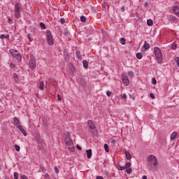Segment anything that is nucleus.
Listing matches in <instances>:
<instances>
[{"instance_id": "24", "label": "nucleus", "mask_w": 179, "mask_h": 179, "mask_svg": "<svg viewBox=\"0 0 179 179\" xmlns=\"http://www.w3.org/2000/svg\"><path fill=\"white\" fill-rule=\"evenodd\" d=\"M147 24H148V26H153V20H147Z\"/></svg>"}, {"instance_id": "18", "label": "nucleus", "mask_w": 179, "mask_h": 179, "mask_svg": "<svg viewBox=\"0 0 179 179\" xmlns=\"http://www.w3.org/2000/svg\"><path fill=\"white\" fill-rule=\"evenodd\" d=\"M125 155L127 160H131V159H132V157L131 156V153H129V152L126 151Z\"/></svg>"}, {"instance_id": "42", "label": "nucleus", "mask_w": 179, "mask_h": 179, "mask_svg": "<svg viewBox=\"0 0 179 179\" xmlns=\"http://www.w3.org/2000/svg\"><path fill=\"white\" fill-rule=\"evenodd\" d=\"M157 83V81L155 80V78H152V84L156 85Z\"/></svg>"}, {"instance_id": "53", "label": "nucleus", "mask_w": 179, "mask_h": 179, "mask_svg": "<svg viewBox=\"0 0 179 179\" xmlns=\"http://www.w3.org/2000/svg\"><path fill=\"white\" fill-rule=\"evenodd\" d=\"M8 22H10V18H8Z\"/></svg>"}, {"instance_id": "40", "label": "nucleus", "mask_w": 179, "mask_h": 179, "mask_svg": "<svg viewBox=\"0 0 179 179\" xmlns=\"http://www.w3.org/2000/svg\"><path fill=\"white\" fill-rule=\"evenodd\" d=\"M57 99H58L59 101H61V100H62V97L59 94L57 95Z\"/></svg>"}, {"instance_id": "38", "label": "nucleus", "mask_w": 179, "mask_h": 179, "mask_svg": "<svg viewBox=\"0 0 179 179\" xmlns=\"http://www.w3.org/2000/svg\"><path fill=\"white\" fill-rule=\"evenodd\" d=\"M60 22L62 23V24H64V23H65V19L60 18Z\"/></svg>"}, {"instance_id": "7", "label": "nucleus", "mask_w": 179, "mask_h": 179, "mask_svg": "<svg viewBox=\"0 0 179 179\" xmlns=\"http://www.w3.org/2000/svg\"><path fill=\"white\" fill-rule=\"evenodd\" d=\"M87 125L90 129L91 130V132L94 134V132H96V125L94 124V122H93V121L92 120H88Z\"/></svg>"}, {"instance_id": "2", "label": "nucleus", "mask_w": 179, "mask_h": 179, "mask_svg": "<svg viewBox=\"0 0 179 179\" xmlns=\"http://www.w3.org/2000/svg\"><path fill=\"white\" fill-rule=\"evenodd\" d=\"M154 52L158 64H162L163 62V55H162V50H160V48L157 47L155 48Z\"/></svg>"}, {"instance_id": "15", "label": "nucleus", "mask_w": 179, "mask_h": 179, "mask_svg": "<svg viewBox=\"0 0 179 179\" xmlns=\"http://www.w3.org/2000/svg\"><path fill=\"white\" fill-rule=\"evenodd\" d=\"M176 138H177V132L173 131L171 134V139L172 141H174V139H176Z\"/></svg>"}, {"instance_id": "33", "label": "nucleus", "mask_w": 179, "mask_h": 179, "mask_svg": "<svg viewBox=\"0 0 179 179\" xmlns=\"http://www.w3.org/2000/svg\"><path fill=\"white\" fill-rule=\"evenodd\" d=\"M126 171L127 174H131V173H132V169H127Z\"/></svg>"}, {"instance_id": "36", "label": "nucleus", "mask_w": 179, "mask_h": 179, "mask_svg": "<svg viewBox=\"0 0 179 179\" xmlns=\"http://www.w3.org/2000/svg\"><path fill=\"white\" fill-rule=\"evenodd\" d=\"M106 96H108V97H110L111 96V92H106Z\"/></svg>"}, {"instance_id": "26", "label": "nucleus", "mask_w": 179, "mask_h": 179, "mask_svg": "<svg viewBox=\"0 0 179 179\" xmlns=\"http://www.w3.org/2000/svg\"><path fill=\"white\" fill-rule=\"evenodd\" d=\"M80 22H82L83 23H86V17L82 15L80 17Z\"/></svg>"}, {"instance_id": "37", "label": "nucleus", "mask_w": 179, "mask_h": 179, "mask_svg": "<svg viewBox=\"0 0 179 179\" xmlns=\"http://www.w3.org/2000/svg\"><path fill=\"white\" fill-rule=\"evenodd\" d=\"M55 171L58 174L59 173V170H58V168L57 166H55Z\"/></svg>"}, {"instance_id": "39", "label": "nucleus", "mask_w": 179, "mask_h": 179, "mask_svg": "<svg viewBox=\"0 0 179 179\" xmlns=\"http://www.w3.org/2000/svg\"><path fill=\"white\" fill-rule=\"evenodd\" d=\"M122 99H124V100H127V94H123L122 95Z\"/></svg>"}, {"instance_id": "54", "label": "nucleus", "mask_w": 179, "mask_h": 179, "mask_svg": "<svg viewBox=\"0 0 179 179\" xmlns=\"http://www.w3.org/2000/svg\"><path fill=\"white\" fill-rule=\"evenodd\" d=\"M71 179H72V178H71Z\"/></svg>"}, {"instance_id": "32", "label": "nucleus", "mask_w": 179, "mask_h": 179, "mask_svg": "<svg viewBox=\"0 0 179 179\" xmlns=\"http://www.w3.org/2000/svg\"><path fill=\"white\" fill-rule=\"evenodd\" d=\"M170 19L173 20V22H176V20H177V17H176L175 16H173V15L170 16Z\"/></svg>"}, {"instance_id": "3", "label": "nucleus", "mask_w": 179, "mask_h": 179, "mask_svg": "<svg viewBox=\"0 0 179 179\" xmlns=\"http://www.w3.org/2000/svg\"><path fill=\"white\" fill-rule=\"evenodd\" d=\"M64 142L66 146H68V149L69 150H70V152H73V150H75V147L73 146V141H72V139H71V137H69V136H66Z\"/></svg>"}, {"instance_id": "16", "label": "nucleus", "mask_w": 179, "mask_h": 179, "mask_svg": "<svg viewBox=\"0 0 179 179\" xmlns=\"http://www.w3.org/2000/svg\"><path fill=\"white\" fill-rule=\"evenodd\" d=\"M86 153H87V159H90L92 157V150H86Z\"/></svg>"}, {"instance_id": "35", "label": "nucleus", "mask_w": 179, "mask_h": 179, "mask_svg": "<svg viewBox=\"0 0 179 179\" xmlns=\"http://www.w3.org/2000/svg\"><path fill=\"white\" fill-rule=\"evenodd\" d=\"M45 179H51V178L50 177V175H48V173H45L44 175Z\"/></svg>"}, {"instance_id": "1", "label": "nucleus", "mask_w": 179, "mask_h": 179, "mask_svg": "<svg viewBox=\"0 0 179 179\" xmlns=\"http://www.w3.org/2000/svg\"><path fill=\"white\" fill-rule=\"evenodd\" d=\"M148 166L150 170H156L159 166V161L156 156L151 155L147 157Z\"/></svg>"}, {"instance_id": "46", "label": "nucleus", "mask_w": 179, "mask_h": 179, "mask_svg": "<svg viewBox=\"0 0 179 179\" xmlns=\"http://www.w3.org/2000/svg\"><path fill=\"white\" fill-rule=\"evenodd\" d=\"M27 38H29V41H31V37H30V34L27 35Z\"/></svg>"}, {"instance_id": "12", "label": "nucleus", "mask_w": 179, "mask_h": 179, "mask_svg": "<svg viewBox=\"0 0 179 179\" xmlns=\"http://www.w3.org/2000/svg\"><path fill=\"white\" fill-rule=\"evenodd\" d=\"M13 122H14V125H15L17 128L21 126L20 124H19L20 122L19 121V119L17 117H14Z\"/></svg>"}, {"instance_id": "22", "label": "nucleus", "mask_w": 179, "mask_h": 179, "mask_svg": "<svg viewBox=\"0 0 179 179\" xmlns=\"http://www.w3.org/2000/svg\"><path fill=\"white\" fill-rule=\"evenodd\" d=\"M143 57V55L141 52L136 54V58H138V59H142Z\"/></svg>"}, {"instance_id": "41", "label": "nucleus", "mask_w": 179, "mask_h": 179, "mask_svg": "<svg viewBox=\"0 0 179 179\" xmlns=\"http://www.w3.org/2000/svg\"><path fill=\"white\" fill-rule=\"evenodd\" d=\"M0 38H1V40H3V38H6V35H5V34H1V35L0 36Z\"/></svg>"}, {"instance_id": "30", "label": "nucleus", "mask_w": 179, "mask_h": 179, "mask_svg": "<svg viewBox=\"0 0 179 179\" xmlns=\"http://www.w3.org/2000/svg\"><path fill=\"white\" fill-rule=\"evenodd\" d=\"M40 26H41V29H45V24L44 23L41 22Z\"/></svg>"}, {"instance_id": "13", "label": "nucleus", "mask_w": 179, "mask_h": 179, "mask_svg": "<svg viewBox=\"0 0 179 179\" xmlns=\"http://www.w3.org/2000/svg\"><path fill=\"white\" fill-rule=\"evenodd\" d=\"M17 128L20 131V132H22V134H24V136H27V133L26 132V130H24V129H23V127L18 126Z\"/></svg>"}, {"instance_id": "44", "label": "nucleus", "mask_w": 179, "mask_h": 179, "mask_svg": "<svg viewBox=\"0 0 179 179\" xmlns=\"http://www.w3.org/2000/svg\"><path fill=\"white\" fill-rule=\"evenodd\" d=\"M150 96L151 97V99H155V94H153V93H150Z\"/></svg>"}, {"instance_id": "50", "label": "nucleus", "mask_w": 179, "mask_h": 179, "mask_svg": "<svg viewBox=\"0 0 179 179\" xmlns=\"http://www.w3.org/2000/svg\"><path fill=\"white\" fill-rule=\"evenodd\" d=\"M96 179H103V177H101V176H97V177H96Z\"/></svg>"}, {"instance_id": "6", "label": "nucleus", "mask_w": 179, "mask_h": 179, "mask_svg": "<svg viewBox=\"0 0 179 179\" xmlns=\"http://www.w3.org/2000/svg\"><path fill=\"white\" fill-rule=\"evenodd\" d=\"M10 54H11V55H13L17 61H22V55H20V53H19L17 50L12 49L10 50Z\"/></svg>"}, {"instance_id": "34", "label": "nucleus", "mask_w": 179, "mask_h": 179, "mask_svg": "<svg viewBox=\"0 0 179 179\" xmlns=\"http://www.w3.org/2000/svg\"><path fill=\"white\" fill-rule=\"evenodd\" d=\"M18 177H19V174L17 173V172H15L14 173V178L17 179Z\"/></svg>"}, {"instance_id": "8", "label": "nucleus", "mask_w": 179, "mask_h": 179, "mask_svg": "<svg viewBox=\"0 0 179 179\" xmlns=\"http://www.w3.org/2000/svg\"><path fill=\"white\" fill-rule=\"evenodd\" d=\"M122 81L124 86H129V79L124 74L122 76Z\"/></svg>"}, {"instance_id": "48", "label": "nucleus", "mask_w": 179, "mask_h": 179, "mask_svg": "<svg viewBox=\"0 0 179 179\" xmlns=\"http://www.w3.org/2000/svg\"><path fill=\"white\" fill-rule=\"evenodd\" d=\"M6 38H7V40H9V34L6 35Z\"/></svg>"}, {"instance_id": "14", "label": "nucleus", "mask_w": 179, "mask_h": 179, "mask_svg": "<svg viewBox=\"0 0 179 179\" xmlns=\"http://www.w3.org/2000/svg\"><path fill=\"white\" fill-rule=\"evenodd\" d=\"M111 146H115L117 145V138H113L109 141Z\"/></svg>"}, {"instance_id": "4", "label": "nucleus", "mask_w": 179, "mask_h": 179, "mask_svg": "<svg viewBox=\"0 0 179 179\" xmlns=\"http://www.w3.org/2000/svg\"><path fill=\"white\" fill-rule=\"evenodd\" d=\"M22 4L19 3H16L14 7V13L16 19H19L20 17V13H22Z\"/></svg>"}, {"instance_id": "28", "label": "nucleus", "mask_w": 179, "mask_h": 179, "mask_svg": "<svg viewBox=\"0 0 179 179\" xmlns=\"http://www.w3.org/2000/svg\"><path fill=\"white\" fill-rule=\"evenodd\" d=\"M120 43L122 45H125V38H120Z\"/></svg>"}, {"instance_id": "43", "label": "nucleus", "mask_w": 179, "mask_h": 179, "mask_svg": "<svg viewBox=\"0 0 179 179\" xmlns=\"http://www.w3.org/2000/svg\"><path fill=\"white\" fill-rule=\"evenodd\" d=\"M21 179H29V178H27V176L22 175L21 176Z\"/></svg>"}, {"instance_id": "31", "label": "nucleus", "mask_w": 179, "mask_h": 179, "mask_svg": "<svg viewBox=\"0 0 179 179\" xmlns=\"http://www.w3.org/2000/svg\"><path fill=\"white\" fill-rule=\"evenodd\" d=\"M171 48L172 50H176V48H177V44L173 43L171 45Z\"/></svg>"}, {"instance_id": "10", "label": "nucleus", "mask_w": 179, "mask_h": 179, "mask_svg": "<svg viewBox=\"0 0 179 179\" xmlns=\"http://www.w3.org/2000/svg\"><path fill=\"white\" fill-rule=\"evenodd\" d=\"M29 68H31V69H34V68H36V59L34 57H30Z\"/></svg>"}, {"instance_id": "21", "label": "nucleus", "mask_w": 179, "mask_h": 179, "mask_svg": "<svg viewBox=\"0 0 179 179\" xmlns=\"http://www.w3.org/2000/svg\"><path fill=\"white\" fill-rule=\"evenodd\" d=\"M143 47L145 50H149V48H150V45H149V43L147 42H145Z\"/></svg>"}, {"instance_id": "51", "label": "nucleus", "mask_w": 179, "mask_h": 179, "mask_svg": "<svg viewBox=\"0 0 179 179\" xmlns=\"http://www.w3.org/2000/svg\"><path fill=\"white\" fill-rule=\"evenodd\" d=\"M144 6L146 7V6H148V2H145V3H144Z\"/></svg>"}, {"instance_id": "27", "label": "nucleus", "mask_w": 179, "mask_h": 179, "mask_svg": "<svg viewBox=\"0 0 179 179\" xmlns=\"http://www.w3.org/2000/svg\"><path fill=\"white\" fill-rule=\"evenodd\" d=\"M76 58H78V59H80V58H82V57L80 56V52L77 51L76 52Z\"/></svg>"}, {"instance_id": "23", "label": "nucleus", "mask_w": 179, "mask_h": 179, "mask_svg": "<svg viewBox=\"0 0 179 179\" xmlns=\"http://www.w3.org/2000/svg\"><path fill=\"white\" fill-rule=\"evenodd\" d=\"M13 78L15 82H19V77L17 76V74L13 73Z\"/></svg>"}, {"instance_id": "52", "label": "nucleus", "mask_w": 179, "mask_h": 179, "mask_svg": "<svg viewBox=\"0 0 179 179\" xmlns=\"http://www.w3.org/2000/svg\"><path fill=\"white\" fill-rule=\"evenodd\" d=\"M131 99H132L133 100H135V97H134V96H131Z\"/></svg>"}, {"instance_id": "49", "label": "nucleus", "mask_w": 179, "mask_h": 179, "mask_svg": "<svg viewBox=\"0 0 179 179\" xmlns=\"http://www.w3.org/2000/svg\"><path fill=\"white\" fill-rule=\"evenodd\" d=\"M143 179H148V176H146L144 175V176H143Z\"/></svg>"}, {"instance_id": "9", "label": "nucleus", "mask_w": 179, "mask_h": 179, "mask_svg": "<svg viewBox=\"0 0 179 179\" xmlns=\"http://www.w3.org/2000/svg\"><path fill=\"white\" fill-rule=\"evenodd\" d=\"M173 12H174V13L176 14L177 16L179 15V3H175L173 4Z\"/></svg>"}, {"instance_id": "20", "label": "nucleus", "mask_w": 179, "mask_h": 179, "mask_svg": "<svg viewBox=\"0 0 179 179\" xmlns=\"http://www.w3.org/2000/svg\"><path fill=\"white\" fill-rule=\"evenodd\" d=\"M127 75L130 78H134L135 76V73H134V71H127Z\"/></svg>"}, {"instance_id": "29", "label": "nucleus", "mask_w": 179, "mask_h": 179, "mask_svg": "<svg viewBox=\"0 0 179 179\" xmlns=\"http://www.w3.org/2000/svg\"><path fill=\"white\" fill-rule=\"evenodd\" d=\"M14 147L15 148V150L17 152H20V147L17 145H15Z\"/></svg>"}, {"instance_id": "45", "label": "nucleus", "mask_w": 179, "mask_h": 179, "mask_svg": "<svg viewBox=\"0 0 179 179\" xmlns=\"http://www.w3.org/2000/svg\"><path fill=\"white\" fill-rule=\"evenodd\" d=\"M121 10H122V12H125V7H124V6H122V7L121 8Z\"/></svg>"}, {"instance_id": "25", "label": "nucleus", "mask_w": 179, "mask_h": 179, "mask_svg": "<svg viewBox=\"0 0 179 179\" xmlns=\"http://www.w3.org/2000/svg\"><path fill=\"white\" fill-rule=\"evenodd\" d=\"M103 148L105 149V152H106L107 153H108L110 152V150H108V144H104Z\"/></svg>"}, {"instance_id": "5", "label": "nucleus", "mask_w": 179, "mask_h": 179, "mask_svg": "<svg viewBox=\"0 0 179 179\" xmlns=\"http://www.w3.org/2000/svg\"><path fill=\"white\" fill-rule=\"evenodd\" d=\"M46 38L49 45H54V38H52V34L50 30L46 31Z\"/></svg>"}, {"instance_id": "47", "label": "nucleus", "mask_w": 179, "mask_h": 179, "mask_svg": "<svg viewBox=\"0 0 179 179\" xmlns=\"http://www.w3.org/2000/svg\"><path fill=\"white\" fill-rule=\"evenodd\" d=\"M77 148L78 149V150H82V148H80V146L77 145Z\"/></svg>"}, {"instance_id": "11", "label": "nucleus", "mask_w": 179, "mask_h": 179, "mask_svg": "<svg viewBox=\"0 0 179 179\" xmlns=\"http://www.w3.org/2000/svg\"><path fill=\"white\" fill-rule=\"evenodd\" d=\"M129 167H131V164L130 162H127L125 164L124 166H121V165H119L118 166V169L121 171L122 170H125V169H128Z\"/></svg>"}, {"instance_id": "19", "label": "nucleus", "mask_w": 179, "mask_h": 179, "mask_svg": "<svg viewBox=\"0 0 179 179\" xmlns=\"http://www.w3.org/2000/svg\"><path fill=\"white\" fill-rule=\"evenodd\" d=\"M83 67L85 68V69H87V68L89 66V64L87 63V61L83 60Z\"/></svg>"}, {"instance_id": "17", "label": "nucleus", "mask_w": 179, "mask_h": 179, "mask_svg": "<svg viewBox=\"0 0 179 179\" xmlns=\"http://www.w3.org/2000/svg\"><path fill=\"white\" fill-rule=\"evenodd\" d=\"M44 87H45L44 81H40V83H39V89L41 90H44Z\"/></svg>"}]
</instances>
